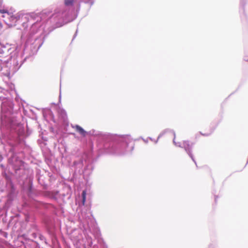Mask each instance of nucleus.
<instances>
[{"label":"nucleus","mask_w":248,"mask_h":248,"mask_svg":"<svg viewBox=\"0 0 248 248\" xmlns=\"http://www.w3.org/2000/svg\"><path fill=\"white\" fill-rule=\"evenodd\" d=\"M22 14L20 13H17L14 15V17H15V22L18 20L21 17Z\"/></svg>","instance_id":"4"},{"label":"nucleus","mask_w":248,"mask_h":248,"mask_svg":"<svg viewBox=\"0 0 248 248\" xmlns=\"http://www.w3.org/2000/svg\"><path fill=\"white\" fill-rule=\"evenodd\" d=\"M73 128L78 132L81 135L85 137L86 135V132L79 125H76Z\"/></svg>","instance_id":"1"},{"label":"nucleus","mask_w":248,"mask_h":248,"mask_svg":"<svg viewBox=\"0 0 248 248\" xmlns=\"http://www.w3.org/2000/svg\"><path fill=\"white\" fill-rule=\"evenodd\" d=\"M183 147L185 148L186 150L188 152V153L190 155H191L190 152H189V149H190V144L189 143L188 141H184L183 142Z\"/></svg>","instance_id":"2"},{"label":"nucleus","mask_w":248,"mask_h":248,"mask_svg":"<svg viewBox=\"0 0 248 248\" xmlns=\"http://www.w3.org/2000/svg\"><path fill=\"white\" fill-rule=\"evenodd\" d=\"M10 19L11 21L15 22V17H14V15L11 16Z\"/></svg>","instance_id":"7"},{"label":"nucleus","mask_w":248,"mask_h":248,"mask_svg":"<svg viewBox=\"0 0 248 248\" xmlns=\"http://www.w3.org/2000/svg\"><path fill=\"white\" fill-rule=\"evenodd\" d=\"M86 191H83L82 193V203L84 204L86 201Z\"/></svg>","instance_id":"5"},{"label":"nucleus","mask_w":248,"mask_h":248,"mask_svg":"<svg viewBox=\"0 0 248 248\" xmlns=\"http://www.w3.org/2000/svg\"><path fill=\"white\" fill-rule=\"evenodd\" d=\"M0 13H2V14H4V13L8 14V11L5 9H0Z\"/></svg>","instance_id":"6"},{"label":"nucleus","mask_w":248,"mask_h":248,"mask_svg":"<svg viewBox=\"0 0 248 248\" xmlns=\"http://www.w3.org/2000/svg\"><path fill=\"white\" fill-rule=\"evenodd\" d=\"M76 0H64V3L66 6L72 5Z\"/></svg>","instance_id":"3"}]
</instances>
